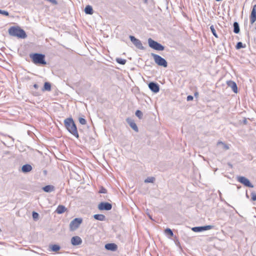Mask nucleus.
Returning <instances> with one entry per match:
<instances>
[{
	"mask_svg": "<svg viewBox=\"0 0 256 256\" xmlns=\"http://www.w3.org/2000/svg\"><path fill=\"white\" fill-rule=\"evenodd\" d=\"M0 14L6 16H9V13L8 12L2 10H0Z\"/></svg>",
	"mask_w": 256,
	"mask_h": 256,
	"instance_id": "f704fd0d",
	"label": "nucleus"
},
{
	"mask_svg": "<svg viewBox=\"0 0 256 256\" xmlns=\"http://www.w3.org/2000/svg\"><path fill=\"white\" fill-rule=\"evenodd\" d=\"M233 26L234 32L236 34H238L240 32V28L238 23L236 22H234L233 24Z\"/></svg>",
	"mask_w": 256,
	"mask_h": 256,
	"instance_id": "412c9836",
	"label": "nucleus"
},
{
	"mask_svg": "<svg viewBox=\"0 0 256 256\" xmlns=\"http://www.w3.org/2000/svg\"><path fill=\"white\" fill-rule=\"evenodd\" d=\"M155 180V178L154 177H148L144 180V182L146 183H152Z\"/></svg>",
	"mask_w": 256,
	"mask_h": 256,
	"instance_id": "bb28decb",
	"label": "nucleus"
},
{
	"mask_svg": "<svg viewBox=\"0 0 256 256\" xmlns=\"http://www.w3.org/2000/svg\"><path fill=\"white\" fill-rule=\"evenodd\" d=\"M246 47V44H244L242 42H238L236 44V48L238 50L240 49L241 48H244Z\"/></svg>",
	"mask_w": 256,
	"mask_h": 256,
	"instance_id": "c756f323",
	"label": "nucleus"
},
{
	"mask_svg": "<svg viewBox=\"0 0 256 256\" xmlns=\"http://www.w3.org/2000/svg\"><path fill=\"white\" fill-rule=\"evenodd\" d=\"M64 125L68 132L74 136L78 138L79 135L76 126L72 118H68L64 120Z\"/></svg>",
	"mask_w": 256,
	"mask_h": 256,
	"instance_id": "f257e3e1",
	"label": "nucleus"
},
{
	"mask_svg": "<svg viewBox=\"0 0 256 256\" xmlns=\"http://www.w3.org/2000/svg\"><path fill=\"white\" fill-rule=\"evenodd\" d=\"M148 88L154 93H157L160 91V86L155 82H150L148 84Z\"/></svg>",
	"mask_w": 256,
	"mask_h": 256,
	"instance_id": "f8f14e48",
	"label": "nucleus"
},
{
	"mask_svg": "<svg viewBox=\"0 0 256 256\" xmlns=\"http://www.w3.org/2000/svg\"><path fill=\"white\" fill-rule=\"evenodd\" d=\"M51 90V84L48 82H46L44 84L42 90L50 91Z\"/></svg>",
	"mask_w": 256,
	"mask_h": 256,
	"instance_id": "b1692460",
	"label": "nucleus"
},
{
	"mask_svg": "<svg viewBox=\"0 0 256 256\" xmlns=\"http://www.w3.org/2000/svg\"><path fill=\"white\" fill-rule=\"evenodd\" d=\"M143 1L145 4H146L148 2V0H143Z\"/></svg>",
	"mask_w": 256,
	"mask_h": 256,
	"instance_id": "ea45409f",
	"label": "nucleus"
},
{
	"mask_svg": "<svg viewBox=\"0 0 256 256\" xmlns=\"http://www.w3.org/2000/svg\"><path fill=\"white\" fill-rule=\"evenodd\" d=\"M216 0L217 2H220V1H221L222 0Z\"/></svg>",
	"mask_w": 256,
	"mask_h": 256,
	"instance_id": "49530a36",
	"label": "nucleus"
},
{
	"mask_svg": "<svg viewBox=\"0 0 256 256\" xmlns=\"http://www.w3.org/2000/svg\"><path fill=\"white\" fill-rule=\"evenodd\" d=\"M217 145L218 146L222 145V149H224V150H228L230 148L228 145H227L225 143H224L221 141L218 142L217 143Z\"/></svg>",
	"mask_w": 256,
	"mask_h": 256,
	"instance_id": "393cba45",
	"label": "nucleus"
},
{
	"mask_svg": "<svg viewBox=\"0 0 256 256\" xmlns=\"http://www.w3.org/2000/svg\"><path fill=\"white\" fill-rule=\"evenodd\" d=\"M49 247L50 248V250L54 252H57L60 248V246L58 244L50 245Z\"/></svg>",
	"mask_w": 256,
	"mask_h": 256,
	"instance_id": "5701e85b",
	"label": "nucleus"
},
{
	"mask_svg": "<svg viewBox=\"0 0 256 256\" xmlns=\"http://www.w3.org/2000/svg\"><path fill=\"white\" fill-rule=\"evenodd\" d=\"M246 196L247 198H248V196L247 193L246 194Z\"/></svg>",
	"mask_w": 256,
	"mask_h": 256,
	"instance_id": "c03bdc74",
	"label": "nucleus"
},
{
	"mask_svg": "<svg viewBox=\"0 0 256 256\" xmlns=\"http://www.w3.org/2000/svg\"><path fill=\"white\" fill-rule=\"evenodd\" d=\"M246 120H244V123H246Z\"/></svg>",
	"mask_w": 256,
	"mask_h": 256,
	"instance_id": "a18cd8bd",
	"label": "nucleus"
},
{
	"mask_svg": "<svg viewBox=\"0 0 256 256\" xmlns=\"http://www.w3.org/2000/svg\"><path fill=\"white\" fill-rule=\"evenodd\" d=\"M104 247L106 250L112 251H116L118 248L117 245L114 243L107 244Z\"/></svg>",
	"mask_w": 256,
	"mask_h": 256,
	"instance_id": "dca6fc26",
	"label": "nucleus"
},
{
	"mask_svg": "<svg viewBox=\"0 0 256 256\" xmlns=\"http://www.w3.org/2000/svg\"><path fill=\"white\" fill-rule=\"evenodd\" d=\"M129 38L131 42L133 43L136 47L141 50H144V47L143 46L140 40L136 38L133 36H130Z\"/></svg>",
	"mask_w": 256,
	"mask_h": 256,
	"instance_id": "6e6552de",
	"label": "nucleus"
},
{
	"mask_svg": "<svg viewBox=\"0 0 256 256\" xmlns=\"http://www.w3.org/2000/svg\"><path fill=\"white\" fill-rule=\"evenodd\" d=\"M32 169L31 165L29 164H26L22 166V170L23 172L27 173L30 172Z\"/></svg>",
	"mask_w": 256,
	"mask_h": 256,
	"instance_id": "a211bd4d",
	"label": "nucleus"
},
{
	"mask_svg": "<svg viewBox=\"0 0 256 256\" xmlns=\"http://www.w3.org/2000/svg\"><path fill=\"white\" fill-rule=\"evenodd\" d=\"M71 243L73 246H78L82 244V240L78 236H74L71 238Z\"/></svg>",
	"mask_w": 256,
	"mask_h": 256,
	"instance_id": "ddd939ff",
	"label": "nucleus"
},
{
	"mask_svg": "<svg viewBox=\"0 0 256 256\" xmlns=\"http://www.w3.org/2000/svg\"><path fill=\"white\" fill-rule=\"evenodd\" d=\"M66 210V208L63 205H59L56 210V212L58 214H62L65 212Z\"/></svg>",
	"mask_w": 256,
	"mask_h": 256,
	"instance_id": "6ab92c4d",
	"label": "nucleus"
},
{
	"mask_svg": "<svg viewBox=\"0 0 256 256\" xmlns=\"http://www.w3.org/2000/svg\"><path fill=\"white\" fill-rule=\"evenodd\" d=\"M30 58L32 62L36 64L46 65L45 55L40 53H32L30 54Z\"/></svg>",
	"mask_w": 256,
	"mask_h": 256,
	"instance_id": "7ed1b4c3",
	"label": "nucleus"
},
{
	"mask_svg": "<svg viewBox=\"0 0 256 256\" xmlns=\"http://www.w3.org/2000/svg\"><path fill=\"white\" fill-rule=\"evenodd\" d=\"M116 60L118 64H122V65L125 64L126 62V60L122 59L121 58H116Z\"/></svg>",
	"mask_w": 256,
	"mask_h": 256,
	"instance_id": "a878e982",
	"label": "nucleus"
},
{
	"mask_svg": "<svg viewBox=\"0 0 256 256\" xmlns=\"http://www.w3.org/2000/svg\"><path fill=\"white\" fill-rule=\"evenodd\" d=\"M210 30H211L212 32V34H213V35L216 38H218V34H216V30H215L214 27V26L213 25L210 26Z\"/></svg>",
	"mask_w": 256,
	"mask_h": 256,
	"instance_id": "c85d7f7f",
	"label": "nucleus"
},
{
	"mask_svg": "<svg viewBox=\"0 0 256 256\" xmlns=\"http://www.w3.org/2000/svg\"><path fill=\"white\" fill-rule=\"evenodd\" d=\"M148 46L154 50L162 51L164 50V46L151 38H148Z\"/></svg>",
	"mask_w": 256,
	"mask_h": 256,
	"instance_id": "20e7f679",
	"label": "nucleus"
},
{
	"mask_svg": "<svg viewBox=\"0 0 256 256\" xmlns=\"http://www.w3.org/2000/svg\"><path fill=\"white\" fill-rule=\"evenodd\" d=\"M151 56L153 57L156 64L158 66H163L164 68H166L168 66V62L164 58L154 53H152Z\"/></svg>",
	"mask_w": 256,
	"mask_h": 256,
	"instance_id": "39448f33",
	"label": "nucleus"
},
{
	"mask_svg": "<svg viewBox=\"0 0 256 256\" xmlns=\"http://www.w3.org/2000/svg\"><path fill=\"white\" fill-rule=\"evenodd\" d=\"M82 222V219L80 218H75L70 224V230L74 231L78 229Z\"/></svg>",
	"mask_w": 256,
	"mask_h": 256,
	"instance_id": "423d86ee",
	"label": "nucleus"
},
{
	"mask_svg": "<svg viewBox=\"0 0 256 256\" xmlns=\"http://www.w3.org/2000/svg\"><path fill=\"white\" fill-rule=\"evenodd\" d=\"M194 99V97L191 96V95H189L187 96V98H186V100L188 101H190V100H192Z\"/></svg>",
	"mask_w": 256,
	"mask_h": 256,
	"instance_id": "e433bc0d",
	"label": "nucleus"
},
{
	"mask_svg": "<svg viewBox=\"0 0 256 256\" xmlns=\"http://www.w3.org/2000/svg\"><path fill=\"white\" fill-rule=\"evenodd\" d=\"M135 114L139 119H142V118L143 114L140 110H136Z\"/></svg>",
	"mask_w": 256,
	"mask_h": 256,
	"instance_id": "cd10ccee",
	"label": "nucleus"
},
{
	"mask_svg": "<svg viewBox=\"0 0 256 256\" xmlns=\"http://www.w3.org/2000/svg\"><path fill=\"white\" fill-rule=\"evenodd\" d=\"M248 22V19L246 18V20H245V22H244V24H246V23Z\"/></svg>",
	"mask_w": 256,
	"mask_h": 256,
	"instance_id": "a19ab883",
	"label": "nucleus"
},
{
	"mask_svg": "<svg viewBox=\"0 0 256 256\" xmlns=\"http://www.w3.org/2000/svg\"><path fill=\"white\" fill-rule=\"evenodd\" d=\"M236 180L240 182V183L244 184V186L249 187V188H254V185H252L248 179L246 178L243 176H237Z\"/></svg>",
	"mask_w": 256,
	"mask_h": 256,
	"instance_id": "0eeeda50",
	"label": "nucleus"
},
{
	"mask_svg": "<svg viewBox=\"0 0 256 256\" xmlns=\"http://www.w3.org/2000/svg\"><path fill=\"white\" fill-rule=\"evenodd\" d=\"M8 31L9 34L11 36L20 38H25L27 36L25 31L18 26H12Z\"/></svg>",
	"mask_w": 256,
	"mask_h": 256,
	"instance_id": "f03ea898",
	"label": "nucleus"
},
{
	"mask_svg": "<svg viewBox=\"0 0 256 256\" xmlns=\"http://www.w3.org/2000/svg\"><path fill=\"white\" fill-rule=\"evenodd\" d=\"M214 226L211 225H208V226H195L192 228V230L194 232H201L202 231H205L207 230H210L212 228H214Z\"/></svg>",
	"mask_w": 256,
	"mask_h": 256,
	"instance_id": "1a4fd4ad",
	"label": "nucleus"
},
{
	"mask_svg": "<svg viewBox=\"0 0 256 256\" xmlns=\"http://www.w3.org/2000/svg\"><path fill=\"white\" fill-rule=\"evenodd\" d=\"M34 87L35 88L37 89V88H38V85L37 84H34Z\"/></svg>",
	"mask_w": 256,
	"mask_h": 256,
	"instance_id": "58836bf2",
	"label": "nucleus"
},
{
	"mask_svg": "<svg viewBox=\"0 0 256 256\" xmlns=\"http://www.w3.org/2000/svg\"><path fill=\"white\" fill-rule=\"evenodd\" d=\"M98 208L100 210H110L112 208V204L108 202H102L98 204Z\"/></svg>",
	"mask_w": 256,
	"mask_h": 256,
	"instance_id": "9d476101",
	"label": "nucleus"
},
{
	"mask_svg": "<svg viewBox=\"0 0 256 256\" xmlns=\"http://www.w3.org/2000/svg\"><path fill=\"white\" fill-rule=\"evenodd\" d=\"M126 121L135 132H138V128L134 120H132L130 118H127Z\"/></svg>",
	"mask_w": 256,
	"mask_h": 256,
	"instance_id": "4468645a",
	"label": "nucleus"
},
{
	"mask_svg": "<svg viewBox=\"0 0 256 256\" xmlns=\"http://www.w3.org/2000/svg\"><path fill=\"white\" fill-rule=\"evenodd\" d=\"M147 215L148 216V218L152 220H154L152 218V216L149 214L148 212L147 213Z\"/></svg>",
	"mask_w": 256,
	"mask_h": 256,
	"instance_id": "4c0bfd02",
	"label": "nucleus"
},
{
	"mask_svg": "<svg viewBox=\"0 0 256 256\" xmlns=\"http://www.w3.org/2000/svg\"><path fill=\"white\" fill-rule=\"evenodd\" d=\"M32 216L33 219L34 220H36L38 218L39 214L38 212H33L32 213Z\"/></svg>",
	"mask_w": 256,
	"mask_h": 256,
	"instance_id": "2f4dec72",
	"label": "nucleus"
},
{
	"mask_svg": "<svg viewBox=\"0 0 256 256\" xmlns=\"http://www.w3.org/2000/svg\"><path fill=\"white\" fill-rule=\"evenodd\" d=\"M252 200L253 201L256 200V193L255 192L252 193Z\"/></svg>",
	"mask_w": 256,
	"mask_h": 256,
	"instance_id": "c9c22d12",
	"label": "nucleus"
},
{
	"mask_svg": "<svg viewBox=\"0 0 256 256\" xmlns=\"http://www.w3.org/2000/svg\"><path fill=\"white\" fill-rule=\"evenodd\" d=\"M94 218L95 220L100 221H104L106 219V216L102 214H94Z\"/></svg>",
	"mask_w": 256,
	"mask_h": 256,
	"instance_id": "aec40b11",
	"label": "nucleus"
},
{
	"mask_svg": "<svg viewBox=\"0 0 256 256\" xmlns=\"http://www.w3.org/2000/svg\"><path fill=\"white\" fill-rule=\"evenodd\" d=\"M42 190L46 192H50L54 190L55 188L52 185H47L42 188Z\"/></svg>",
	"mask_w": 256,
	"mask_h": 256,
	"instance_id": "f3484780",
	"label": "nucleus"
},
{
	"mask_svg": "<svg viewBox=\"0 0 256 256\" xmlns=\"http://www.w3.org/2000/svg\"><path fill=\"white\" fill-rule=\"evenodd\" d=\"M256 21V4H254L252 6V11L250 16V28L254 24Z\"/></svg>",
	"mask_w": 256,
	"mask_h": 256,
	"instance_id": "9b49d317",
	"label": "nucleus"
},
{
	"mask_svg": "<svg viewBox=\"0 0 256 256\" xmlns=\"http://www.w3.org/2000/svg\"><path fill=\"white\" fill-rule=\"evenodd\" d=\"M84 12L88 14H92L94 12V10L92 6L88 5L84 8Z\"/></svg>",
	"mask_w": 256,
	"mask_h": 256,
	"instance_id": "4be33fe9",
	"label": "nucleus"
},
{
	"mask_svg": "<svg viewBox=\"0 0 256 256\" xmlns=\"http://www.w3.org/2000/svg\"><path fill=\"white\" fill-rule=\"evenodd\" d=\"M79 122L80 124L84 125L86 124V120L82 118H80L78 119Z\"/></svg>",
	"mask_w": 256,
	"mask_h": 256,
	"instance_id": "473e14b6",
	"label": "nucleus"
},
{
	"mask_svg": "<svg viewBox=\"0 0 256 256\" xmlns=\"http://www.w3.org/2000/svg\"><path fill=\"white\" fill-rule=\"evenodd\" d=\"M228 165L232 167V165L231 164H229Z\"/></svg>",
	"mask_w": 256,
	"mask_h": 256,
	"instance_id": "37998d69",
	"label": "nucleus"
},
{
	"mask_svg": "<svg viewBox=\"0 0 256 256\" xmlns=\"http://www.w3.org/2000/svg\"><path fill=\"white\" fill-rule=\"evenodd\" d=\"M228 87L232 88L234 93L238 92V87L236 83L232 80H228L226 82Z\"/></svg>",
	"mask_w": 256,
	"mask_h": 256,
	"instance_id": "2eb2a0df",
	"label": "nucleus"
},
{
	"mask_svg": "<svg viewBox=\"0 0 256 256\" xmlns=\"http://www.w3.org/2000/svg\"><path fill=\"white\" fill-rule=\"evenodd\" d=\"M98 192L100 194H106L107 192V190L104 188L102 186Z\"/></svg>",
	"mask_w": 256,
	"mask_h": 256,
	"instance_id": "72a5a7b5",
	"label": "nucleus"
},
{
	"mask_svg": "<svg viewBox=\"0 0 256 256\" xmlns=\"http://www.w3.org/2000/svg\"><path fill=\"white\" fill-rule=\"evenodd\" d=\"M197 95H198V92H196L194 93V96H197Z\"/></svg>",
	"mask_w": 256,
	"mask_h": 256,
	"instance_id": "79ce46f5",
	"label": "nucleus"
},
{
	"mask_svg": "<svg viewBox=\"0 0 256 256\" xmlns=\"http://www.w3.org/2000/svg\"><path fill=\"white\" fill-rule=\"evenodd\" d=\"M165 233L170 236H172L174 235L172 231L170 228H167L165 230Z\"/></svg>",
	"mask_w": 256,
	"mask_h": 256,
	"instance_id": "7c9ffc66",
	"label": "nucleus"
}]
</instances>
